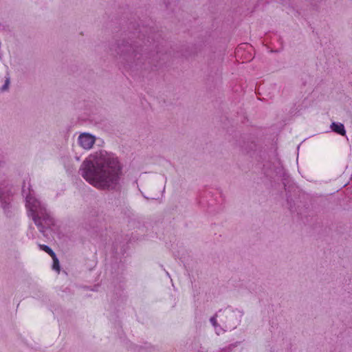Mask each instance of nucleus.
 Masks as SVG:
<instances>
[{"instance_id":"nucleus-1","label":"nucleus","mask_w":352,"mask_h":352,"mask_svg":"<svg viewBox=\"0 0 352 352\" xmlns=\"http://www.w3.org/2000/svg\"><path fill=\"white\" fill-rule=\"evenodd\" d=\"M82 177L98 189H116L122 175V166L118 159L106 151L90 155L81 164Z\"/></svg>"},{"instance_id":"nucleus-2","label":"nucleus","mask_w":352,"mask_h":352,"mask_svg":"<svg viewBox=\"0 0 352 352\" xmlns=\"http://www.w3.org/2000/svg\"><path fill=\"white\" fill-rule=\"evenodd\" d=\"M28 193L25 195V206L39 230L44 232L41 220H43L47 227L54 225V219L47 212L45 205L38 200L28 188Z\"/></svg>"},{"instance_id":"nucleus-3","label":"nucleus","mask_w":352,"mask_h":352,"mask_svg":"<svg viewBox=\"0 0 352 352\" xmlns=\"http://www.w3.org/2000/svg\"><path fill=\"white\" fill-rule=\"evenodd\" d=\"M216 316L221 324L222 333L234 329L240 322L241 314L239 311L226 308L223 310H219Z\"/></svg>"},{"instance_id":"nucleus-4","label":"nucleus","mask_w":352,"mask_h":352,"mask_svg":"<svg viewBox=\"0 0 352 352\" xmlns=\"http://www.w3.org/2000/svg\"><path fill=\"white\" fill-rule=\"evenodd\" d=\"M116 51L120 55H127L130 58L139 59L140 54H139L137 49L129 44L127 42H122V44H119L116 49Z\"/></svg>"},{"instance_id":"nucleus-5","label":"nucleus","mask_w":352,"mask_h":352,"mask_svg":"<svg viewBox=\"0 0 352 352\" xmlns=\"http://www.w3.org/2000/svg\"><path fill=\"white\" fill-rule=\"evenodd\" d=\"M12 200V194L10 188L7 187L0 188V206L4 210L5 212H8Z\"/></svg>"},{"instance_id":"nucleus-6","label":"nucleus","mask_w":352,"mask_h":352,"mask_svg":"<svg viewBox=\"0 0 352 352\" xmlns=\"http://www.w3.org/2000/svg\"><path fill=\"white\" fill-rule=\"evenodd\" d=\"M96 141L95 137L89 133H82L78 137V143L84 149L92 148Z\"/></svg>"},{"instance_id":"nucleus-7","label":"nucleus","mask_w":352,"mask_h":352,"mask_svg":"<svg viewBox=\"0 0 352 352\" xmlns=\"http://www.w3.org/2000/svg\"><path fill=\"white\" fill-rule=\"evenodd\" d=\"M331 129L341 135H346V131L344 129V126L343 124L340 122H332L330 126Z\"/></svg>"},{"instance_id":"nucleus-8","label":"nucleus","mask_w":352,"mask_h":352,"mask_svg":"<svg viewBox=\"0 0 352 352\" xmlns=\"http://www.w3.org/2000/svg\"><path fill=\"white\" fill-rule=\"evenodd\" d=\"M217 318H218V317H217L216 314H215L214 316L210 318V321L211 324H212V326L214 327L217 334L219 335V334L222 333L221 324L220 322L219 323L217 322Z\"/></svg>"},{"instance_id":"nucleus-9","label":"nucleus","mask_w":352,"mask_h":352,"mask_svg":"<svg viewBox=\"0 0 352 352\" xmlns=\"http://www.w3.org/2000/svg\"><path fill=\"white\" fill-rule=\"evenodd\" d=\"M51 257L53 260V269L59 272V271H60L59 261H58V259L56 254H54V256H51Z\"/></svg>"},{"instance_id":"nucleus-10","label":"nucleus","mask_w":352,"mask_h":352,"mask_svg":"<svg viewBox=\"0 0 352 352\" xmlns=\"http://www.w3.org/2000/svg\"><path fill=\"white\" fill-rule=\"evenodd\" d=\"M40 249L47 252L48 254L51 256H54V251L47 245H39Z\"/></svg>"},{"instance_id":"nucleus-11","label":"nucleus","mask_w":352,"mask_h":352,"mask_svg":"<svg viewBox=\"0 0 352 352\" xmlns=\"http://www.w3.org/2000/svg\"><path fill=\"white\" fill-rule=\"evenodd\" d=\"M9 84H10V79H9V78H7L6 80L5 84L1 87V91L7 90L8 88Z\"/></svg>"},{"instance_id":"nucleus-12","label":"nucleus","mask_w":352,"mask_h":352,"mask_svg":"<svg viewBox=\"0 0 352 352\" xmlns=\"http://www.w3.org/2000/svg\"><path fill=\"white\" fill-rule=\"evenodd\" d=\"M41 222L42 223L43 226H44V228H43V230H44V232H43V235H45V229L50 228L52 226H49V227H47V226H45V223H44V221H43V220H41ZM40 232H41V230H40ZM42 233H43V232H42Z\"/></svg>"},{"instance_id":"nucleus-13","label":"nucleus","mask_w":352,"mask_h":352,"mask_svg":"<svg viewBox=\"0 0 352 352\" xmlns=\"http://www.w3.org/2000/svg\"><path fill=\"white\" fill-rule=\"evenodd\" d=\"M23 193L25 195L26 192H25V185L23 186Z\"/></svg>"}]
</instances>
